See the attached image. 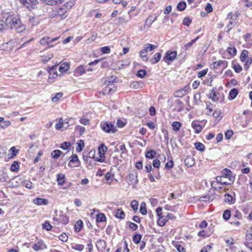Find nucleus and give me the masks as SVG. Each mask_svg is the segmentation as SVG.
Here are the masks:
<instances>
[{"instance_id": "473e14b6", "label": "nucleus", "mask_w": 252, "mask_h": 252, "mask_svg": "<svg viewBox=\"0 0 252 252\" xmlns=\"http://www.w3.org/2000/svg\"><path fill=\"white\" fill-rule=\"evenodd\" d=\"M63 152L60 150H55L51 152V155L53 158L57 159L61 156Z\"/></svg>"}, {"instance_id": "69168bd1", "label": "nucleus", "mask_w": 252, "mask_h": 252, "mask_svg": "<svg viewBox=\"0 0 252 252\" xmlns=\"http://www.w3.org/2000/svg\"><path fill=\"white\" fill-rule=\"evenodd\" d=\"M191 23V20L189 17L185 18L183 21V24L187 26H189Z\"/></svg>"}, {"instance_id": "4d7b16f0", "label": "nucleus", "mask_w": 252, "mask_h": 252, "mask_svg": "<svg viewBox=\"0 0 252 252\" xmlns=\"http://www.w3.org/2000/svg\"><path fill=\"white\" fill-rule=\"evenodd\" d=\"M71 146L70 143L69 142H64L62 143L60 148L63 150H67Z\"/></svg>"}, {"instance_id": "c756f323", "label": "nucleus", "mask_w": 252, "mask_h": 252, "mask_svg": "<svg viewBox=\"0 0 252 252\" xmlns=\"http://www.w3.org/2000/svg\"><path fill=\"white\" fill-rule=\"evenodd\" d=\"M83 222L81 220L77 221L74 225V229L75 231L78 232L81 231L83 227Z\"/></svg>"}, {"instance_id": "bb28decb", "label": "nucleus", "mask_w": 252, "mask_h": 252, "mask_svg": "<svg viewBox=\"0 0 252 252\" xmlns=\"http://www.w3.org/2000/svg\"><path fill=\"white\" fill-rule=\"evenodd\" d=\"M115 217L119 219H124L125 218L124 212L121 209L116 210L115 212Z\"/></svg>"}, {"instance_id": "423d86ee", "label": "nucleus", "mask_w": 252, "mask_h": 252, "mask_svg": "<svg viewBox=\"0 0 252 252\" xmlns=\"http://www.w3.org/2000/svg\"><path fill=\"white\" fill-rule=\"evenodd\" d=\"M233 183L230 182H228L225 181V179L220 176H218L216 178V180H214L211 182L212 187L216 186L217 185H230L232 184Z\"/></svg>"}, {"instance_id": "6e6552de", "label": "nucleus", "mask_w": 252, "mask_h": 252, "mask_svg": "<svg viewBox=\"0 0 252 252\" xmlns=\"http://www.w3.org/2000/svg\"><path fill=\"white\" fill-rule=\"evenodd\" d=\"M98 150L99 154V158H97V161L102 162L104 161L105 155L107 150V148L104 144H102L99 146Z\"/></svg>"}, {"instance_id": "6ab92c4d", "label": "nucleus", "mask_w": 252, "mask_h": 252, "mask_svg": "<svg viewBox=\"0 0 252 252\" xmlns=\"http://www.w3.org/2000/svg\"><path fill=\"white\" fill-rule=\"evenodd\" d=\"M191 126L192 128L194 129L195 133H199L202 130V127L200 125L199 123L195 121H193L192 122Z\"/></svg>"}, {"instance_id": "cd10ccee", "label": "nucleus", "mask_w": 252, "mask_h": 252, "mask_svg": "<svg viewBox=\"0 0 252 252\" xmlns=\"http://www.w3.org/2000/svg\"><path fill=\"white\" fill-rule=\"evenodd\" d=\"M156 154L155 150H151L146 152L145 157L149 159H153L155 157Z\"/></svg>"}, {"instance_id": "a18cd8bd", "label": "nucleus", "mask_w": 252, "mask_h": 252, "mask_svg": "<svg viewBox=\"0 0 252 252\" xmlns=\"http://www.w3.org/2000/svg\"><path fill=\"white\" fill-rule=\"evenodd\" d=\"M23 186L29 189H32L33 188L32 183L30 181H24L23 183Z\"/></svg>"}, {"instance_id": "412c9836", "label": "nucleus", "mask_w": 252, "mask_h": 252, "mask_svg": "<svg viewBox=\"0 0 252 252\" xmlns=\"http://www.w3.org/2000/svg\"><path fill=\"white\" fill-rule=\"evenodd\" d=\"M216 90V88H213L208 95L209 98H211V100L214 102H217L219 101V98L215 92Z\"/></svg>"}, {"instance_id": "49530a36", "label": "nucleus", "mask_w": 252, "mask_h": 252, "mask_svg": "<svg viewBox=\"0 0 252 252\" xmlns=\"http://www.w3.org/2000/svg\"><path fill=\"white\" fill-rule=\"evenodd\" d=\"M140 212L141 214L143 215H145L147 214L146 204L144 202L142 203L141 204L140 208Z\"/></svg>"}, {"instance_id": "0e129e2a", "label": "nucleus", "mask_w": 252, "mask_h": 252, "mask_svg": "<svg viewBox=\"0 0 252 252\" xmlns=\"http://www.w3.org/2000/svg\"><path fill=\"white\" fill-rule=\"evenodd\" d=\"M2 122V124H1L0 125V127L3 129H4V128L7 127L11 124V123L9 121H4L3 120Z\"/></svg>"}, {"instance_id": "2f4dec72", "label": "nucleus", "mask_w": 252, "mask_h": 252, "mask_svg": "<svg viewBox=\"0 0 252 252\" xmlns=\"http://www.w3.org/2000/svg\"><path fill=\"white\" fill-rule=\"evenodd\" d=\"M65 176L62 174H59L57 176V182L59 185L62 186L64 183Z\"/></svg>"}, {"instance_id": "39448f33", "label": "nucleus", "mask_w": 252, "mask_h": 252, "mask_svg": "<svg viewBox=\"0 0 252 252\" xmlns=\"http://www.w3.org/2000/svg\"><path fill=\"white\" fill-rule=\"evenodd\" d=\"M102 129L107 133H114L116 131L114 125L109 122H102L100 124Z\"/></svg>"}, {"instance_id": "680f3d73", "label": "nucleus", "mask_w": 252, "mask_h": 252, "mask_svg": "<svg viewBox=\"0 0 252 252\" xmlns=\"http://www.w3.org/2000/svg\"><path fill=\"white\" fill-rule=\"evenodd\" d=\"M70 158L71 159H70L69 162L68 163L69 166H70L71 162H75L79 161L78 156L76 154L73 155Z\"/></svg>"}, {"instance_id": "20e7f679", "label": "nucleus", "mask_w": 252, "mask_h": 252, "mask_svg": "<svg viewBox=\"0 0 252 252\" xmlns=\"http://www.w3.org/2000/svg\"><path fill=\"white\" fill-rule=\"evenodd\" d=\"M191 89L189 85H186L184 88H181L175 92L174 95L176 97H182L186 95Z\"/></svg>"}, {"instance_id": "5fc2aeb1", "label": "nucleus", "mask_w": 252, "mask_h": 252, "mask_svg": "<svg viewBox=\"0 0 252 252\" xmlns=\"http://www.w3.org/2000/svg\"><path fill=\"white\" fill-rule=\"evenodd\" d=\"M19 168V166L17 161H14L11 166V170L12 171H17L18 170Z\"/></svg>"}, {"instance_id": "e433bc0d", "label": "nucleus", "mask_w": 252, "mask_h": 252, "mask_svg": "<svg viewBox=\"0 0 252 252\" xmlns=\"http://www.w3.org/2000/svg\"><path fill=\"white\" fill-rule=\"evenodd\" d=\"M84 248V246L82 244H72L71 246V249L78 251L81 252L82 251Z\"/></svg>"}, {"instance_id": "052dcab7", "label": "nucleus", "mask_w": 252, "mask_h": 252, "mask_svg": "<svg viewBox=\"0 0 252 252\" xmlns=\"http://www.w3.org/2000/svg\"><path fill=\"white\" fill-rule=\"evenodd\" d=\"M74 4V2L72 1H69L65 3L63 6L67 10L72 7Z\"/></svg>"}, {"instance_id": "a211bd4d", "label": "nucleus", "mask_w": 252, "mask_h": 252, "mask_svg": "<svg viewBox=\"0 0 252 252\" xmlns=\"http://www.w3.org/2000/svg\"><path fill=\"white\" fill-rule=\"evenodd\" d=\"M33 203L37 205H46L48 203V201L44 198H36L33 200Z\"/></svg>"}, {"instance_id": "393cba45", "label": "nucleus", "mask_w": 252, "mask_h": 252, "mask_svg": "<svg viewBox=\"0 0 252 252\" xmlns=\"http://www.w3.org/2000/svg\"><path fill=\"white\" fill-rule=\"evenodd\" d=\"M238 94V91L237 89H231L229 93L228 98L230 100L234 99Z\"/></svg>"}, {"instance_id": "4c0bfd02", "label": "nucleus", "mask_w": 252, "mask_h": 252, "mask_svg": "<svg viewBox=\"0 0 252 252\" xmlns=\"http://www.w3.org/2000/svg\"><path fill=\"white\" fill-rule=\"evenodd\" d=\"M116 87L115 85L111 83L108 84L105 88V91L108 92V93H110L111 92H114L116 90Z\"/></svg>"}, {"instance_id": "09e8293b", "label": "nucleus", "mask_w": 252, "mask_h": 252, "mask_svg": "<svg viewBox=\"0 0 252 252\" xmlns=\"http://www.w3.org/2000/svg\"><path fill=\"white\" fill-rule=\"evenodd\" d=\"M142 238V236L140 234H135L133 237V241L135 244L140 243Z\"/></svg>"}, {"instance_id": "3c124183", "label": "nucleus", "mask_w": 252, "mask_h": 252, "mask_svg": "<svg viewBox=\"0 0 252 252\" xmlns=\"http://www.w3.org/2000/svg\"><path fill=\"white\" fill-rule=\"evenodd\" d=\"M146 74L147 72L146 70L143 69H140L139 71H138L136 75L137 77L140 78H143L146 76Z\"/></svg>"}, {"instance_id": "6e6d98bb", "label": "nucleus", "mask_w": 252, "mask_h": 252, "mask_svg": "<svg viewBox=\"0 0 252 252\" xmlns=\"http://www.w3.org/2000/svg\"><path fill=\"white\" fill-rule=\"evenodd\" d=\"M221 112L220 110H216L213 114V116L215 118H219V120L221 119L222 116H221Z\"/></svg>"}, {"instance_id": "c85d7f7f", "label": "nucleus", "mask_w": 252, "mask_h": 252, "mask_svg": "<svg viewBox=\"0 0 252 252\" xmlns=\"http://www.w3.org/2000/svg\"><path fill=\"white\" fill-rule=\"evenodd\" d=\"M224 201L230 204H233L234 203V199L232 195L228 193H225L224 194Z\"/></svg>"}, {"instance_id": "58836bf2", "label": "nucleus", "mask_w": 252, "mask_h": 252, "mask_svg": "<svg viewBox=\"0 0 252 252\" xmlns=\"http://www.w3.org/2000/svg\"><path fill=\"white\" fill-rule=\"evenodd\" d=\"M157 47L156 46L150 43L146 44L144 45V49H145L147 52L151 51L157 48Z\"/></svg>"}, {"instance_id": "aec40b11", "label": "nucleus", "mask_w": 252, "mask_h": 252, "mask_svg": "<svg viewBox=\"0 0 252 252\" xmlns=\"http://www.w3.org/2000/svg\"><path fill=\"white\" fill-rule=\"evenodd\" d=\"M185 164L188 167H192L195 164V160L194 158L190 156H188L185 159Z\"/></svg>"}, {"instance_id": "79ce46f5", "label": "nucleus", "mask_w": 252, "mask_h": 252, "mask_svg": "<svg viewBox=\"0 0 252 252\" xmlns=\"http://www.w3.org/2000/svg\"><path fill=\"white\" fill-rule=\"evenodd\" d=\"M187 4L186 2L182 1L178 3L177 8L179 11H183L185 9L186 7Z\"/></svg>"}, {"instance_id": "4468645a", "label": "nucleus", "mask_w": 252, "mask_h": 252, "mask_svg": "<svg viewBox=\"0 0 252 252\" xmlns=\"http://www.w3.org/2000/svg\"><path fill=\"white\" fill-rule=\"evenodd\" d=\"M177 56V52L175 51H167L166 53L163 60L165 62L167 61H173Z\"/></svg>"}, {"instance_id": "7ed1b4c3", "label": "nucleus", "mask_w": 252, "mask_h": 252, "mask_svg": "<svg viewBox=\"0 0 252 252\" xmlns=\"http://www.w3.org/2000/svg\"><path fill=\"white\" fill-rule=\"evenodd\" d=\"M226 19H229L228 23L226 27L227 28V32H229L237 24V15H233L231 12L229 13Z\"/></svg>"}, {"instance_id": "ddd939ff", "label": "nucleus", "mask_w": 252, "mask_h": 252, "mask_svg": "<svg viewBox=\"0 0 252 252\" xmlns=\"http://www.w3.org/2000/svg\"><path fill=\"white\" fill-rule=\"evenodd\" d=\"M57 65L47 67V71L49 74V78H55L58 76L57 71Z\"/></svg>"}, {"instance_id": "e2e57ef3", "label": "nucleus", "mask_w": 252, "mask_h": 252, "mask_svg": "<svg viewBox=\"0 0 252 252\" xmlns=\"http://www.w3.org/2000/svg\"><path fill=\"white\" fill-rule=\"evenodd\" d=\"M53 57V55L52 54H48L47 56H44L42 57V61L44 63H46Z\"/></svg>"}, {"instance_id": "603ef678", "label": "nucleus", "mask_w": 252, "mask_h": 252, "mask_svg": "<svg viewBox=\"0 0 252 252\" xmlns=\"http://www.w3.org/2000/svg\"><path fill=\"white\" fill-rule=\"evenodd\" d=\"M97 37V34L93 33L91 36L86 40V42L88 44L91 43L92 42L94 41Z\"/></svg>"}, {"instance_id": "1a4fd4ad", "label": "nucleus", "mask_w": 252, "mask_h": 252, "mask_svg": "<svg viewBox=\"0 0 252 252\" xmlns=\"http://www.w3.org/2000/svg\"><path fill=\"white\" fill-rule=\"evenodd\" d=\"M67 15V10L63 6L57 9L55 13V16H58L62 19H65Z\"/></svg>"}, {"instance_id": "37998d69", "label": "nucleus", "mask_w": 252, "mask_h": 252, "mask_svg": "<svg viewBox=\"0 0 252 252\" xmlns=\"http://www.w3.org/2000/svg\"><path fill=\"white\" fill-rule=\"evenodd\" d=\"M84 147V141L82 140H80L77 142V147H76V151L77 152H80L83 150Z\"/></svg>"}, {"instance_id": "5701e85b", "label": "nucleus", "mask_w": 252, "mask_h": 252, "mask_svg": "<svg viewBox=\"0 0 252 252\" xmlns=\"http://www.w3.org/2000/svg\"><path fill=\"white\" fill-rule=\"evenodd\" d=\"M248 58H249V52L247 50H242L241 55H240V60L242 62H244L247 61V60L248 59Z\"/></svg>"}, {"instance_id": "c03bdc74", "label": "nucleus", "mask_w": 252, "mask_h": 252, "mask_svg": "<svg viewBox=\"0 0 252 252\" xmlns=\"http://www.w3.org/2000/svg\"><path fill=\"white\" fill-rule=\"evenodd\" d=\"M63 95L62 93H58L55 94V95L52 97V100L53 102L58 101Z\"/></svg>"}, {"instance_id": "864d4df0", "label": "nucleus", "mask_w": 252, "mask_h": 252, "mask_svg": "<svg viewBox=\"0 0 252 252\" xmlns=\"http://www.w3.org/2000/svg\"><path fill=\"white\" fill-rule=\"evenodd\" d=\"M233 68L237 73H239L242 70V66L238 63L233 64Z\"/></svg>"}, {"instance_id": "774afa93", "label": "nucleus", "mask_w": 252, "mask_h": 252, "mask_svg": "<svg viewBox=\"0 0 252 252\" xmlns=\"http://www.w3.org/2000/svg\"><path fill=\"white\" fill-rule=\"evenodd\" d=\"M59 239L63 242H66L68 239V236L65 233H63L59 236Z\"/></svg>"}, {"instance_id": "13d9d810", "label": "nucleus", "mask_w": 252, "mask_h": 252, "mask_svg": "<svg viewBox=\"0 0 252 252\" xmlns=\"http://www.w3.org/2000/svg\"><path fill=\"white\" fill-rule=\"evenodd\" d=\"M76 72L79 75H82L83 74H84L86 72V70L85 69L84 67L83 66H81V65L78 66L77 67V68L76 69Z\"/></svg>"}, {"instance_id": "f3484780", "label": "nucleus", "mask_w": 252, "mask_h": 252, "mask_svg": "<svg viewBox=\"0 0 252 252\" xmlns=\"http://www.w3.org/2000/svg\"><path fill=\"white\" fill-rule=\"evenodd\" d=\"M19 1L27 7L35 5L37 3V0H19Z\"/></svg>"}, {"instance_id": "f257e3e1", "label": "nucleus", "mask_w": 252, "mask_h": 252, "mask_svg": "<svg viewBox=\"0 0 252 252\" xmlns=\"http://www.w3.org/2000/svg\"><path fill=\"white\" fill-rule=\"evenodd\" d=\"M5 24L10 29H15L17 32H21L26 29V26L22 24L19 17L13 14L9 15L6 17Z\"/></svg>"}, {"instance_id": "a878e982", "label": "nucleus", "mask_w": 252, "mask_h": 252, "mask_svg": "<svg viewBox=\"0 0 252 252\" xmlns=\"http://www.w3.org/2000/svg\"><path fill=\"white\" fill-rule=\"evenodd\" d=\"M227 51L232 57H235L237 54V50L234 46L228 47Z\"/></svg>"}, {"instance_id": "f8f14e48", "label": "nucleus", "mask_w": 252, "mask_h": 252, "mask_svg": "<svg viewBox=\"0 0 252 252\" xmlns=\"http://www.w3.org/2000/svg\"><path fill=\"white\" fill-rule=\"evenodd\" d=\"M137 175L134 174H129L127 177V183L129 185H136L138 183Z\"/></svg>"}, {"instance_id": "b1692460", "label": "nucleus", "mask_w": 252, "mask_h": 252, "mask_svg": "<svg viewBox=\"0 0 252 252\" xmlns=\"http://www.w3.org/2000/svg\"><path fill=\"white\" fill-rule=\"evenodd\" d=\"M69 68V64L67 63H64L60 66L59 70L61 72V74L66 72Z\"/></svg>"}, {"instance_id": "f03ea898", "label": "nucleus", "mask_w": 252, "mask_h": 252, "mask_svg": "<svg viewBox=\"0 0 252 252\" xmlns=\"http://www.w3.org/2000/svg\"><path fill=\"white\" fill-rule=\"evenodd\" d=\"M57 210H54V213L56 216L54 217L53 220L57 221L58 223H61L63 224H66L69 222L68 217L65 215L62 211L59 212V214H58Z\"/></svg>"}, {"instance_id": "bf43d9fd", "label": "nucleus", "mask_w": 252, "mask_h": 252, "mask_svg": "<svg viewBox=\"0 0 252 252\" xmlns=\"http://www.w3.org/2000/svg\"><path fill=\"white\" fill-rule=\"evenodd\" d=\"M1 172H2V174L0 177V182H4L8 179V175L4 171H1Z\"/></svg>"}, {"instance_id": "de8ad7c7", "label": "nucleus", "mask_w": 252, "mask_h": 252, "mask_svg": "<svg viewBox=\"0 0 252 252\" xmlns=\"http://www.w3.org/2000/svg\"><path fill=\"white\" fill-rule=\"evenodd\" d=\"M231 213L229 210H226L223 213V218L224 220H227L230 217Z\"/></svg>"}, {"instance_id": "c9c22d12", "label": "nucleus", "mask_w": 252, "mask_h": 252, "mask_svg": "<svg viewBox=\"0 0 252 252\" xmlns=\"http://www.w3.org/2000/svg\"><path fill=\"white\" fill-rule=\"evenodd\" d=\"M182 124L180 122L175 121L172 124V127L174 131H179L181 127Z\"/></svg>"}, {"instance_id": "dca6fc26", "label": "nucleus", "mask_w": 252, "mask_h": 252, "mask_svg": "<svg viewBox=\"0 0 252 252\" xmlns=\"http://www.w3.org/2000/svg\"><path fill=\"white\" fill-rule=\"evenodd\" d=\"M32 248L34 251H38L46 249L47 247L43 241H39L38 243L34 244Z\"/></svg>"}, {"instance_id": "72a5a7b5", "label": "nucleus", "mask_w": 252, "mask_h": 252, "mask_svg": "<svg viewBox=\"0 0 252 252\" xmlns=\"http://www.w3.org/2000/svg\"><path fill=\"white\" fill-rule=\"evenodd\" d=\"M96 246L98 249H103L106 247V242L103 240H99L96 243Z\"/></svg>"}, {"instance_id": "4be33fe9", "label": "nucleus", "mask_w": 252, "mask_h": 252, "mask_svg": "<svg viewBox=\"0 0 252 252\" xmlns=\"http://www.w3.org/2000/svg\"><path fill=\"white\" fill-rule=\"evenodd\" d=\"M46 4L50 5H56L63 3L64 0H44Z\"/></svg>"}, {"instance_id": "338daca9", "label": "nucleus", "mask_w": 252, "mask_h": 252, "mask_svg": "<svg viewBox=\"0 0 252 252\" xmlns=\"http://www.w3.org/2000/svg\"><path fill=\"white\" fill-rule=\"evenodd\" d=\"M130 205L133 210H136L138 209V202L135 200L131 202Z\"/></svg>"}, {"instance_id": "0eeeda50", "label": "nucleus", "mask_w": 252, "mask_h": 252, "mask_svg": "<svg viewBox=\"0 0 252 252\" xmlns=\"http://www.w3.org/2000/svg\"><path fill=\"white\" fill-rule=\"evenodd\" d=\"M220 173L221 175L220 176L222 177L225 179H228L230 182L234 183L235 177L232 175V172L229 169L225 168L221 171Z\"/></svg>"}, {"instance_id": "9b49d317", "label": "nucleus", "mask_w": 252, "mask_h": 252, "mask_svg": "<svg viewBox=\"0 0 252 252\" xmlns=\"http://www.w3.org/2000/svg\"><path fill=\"white\" fill-rule=\"evenodd\" d=\"M227 66V62L225 60H220L219 61L214 62L211 65V68L215 69L219 66H221L222 68H225Z\"/></svg>"}, {"instance_id": "2eb2a0df", "label": "nucleus", "mask_w": 252, "mask_h": 252, "mask_svg": "<svg viewBox=\"0 0 252 252\" xmlns=\"http://www.w3.org/2000/svg\"><path fill=\"white\" fill-rule=\"evenodd\" d=\"M59 38V37L55 38H51L48 36L43 37L40 39V43L42 45H46L49 43V42H55L57 41Z\"/></svg>"}, {"instance_id": "a19ab883", "label": "nucleus", "mask_w": 252, "mask_h": 252, "mask_svg": "<svg viewBox=\"0 0 252 252\" xmlns=\"http://www.w3.org/2000/svg\"><path fill=\"white\" fill-rule=\"evenodd\" d=\"M195 148L201 152H203L205 150V146L201 143L200 142H196L195 143Z\"/></svg>"}, {"instance_id": "9d476101", "label": "nucleus", "mask_w": 252, "mask_h": 252, "mask_svg": "<svg viewBox=\"0 0 252 252\" xmlns=\"http://www.w3.org/2000/svg\"><path fill=\"white\" fill-rule=\"evenodd\" d=\"M244 244L246 247H248V245L252 244V225L247 230Z\"/></svg>"}, {"instance_id": "7c9ffc66", "label": "nucleus", "mask_w": 252, "mask_h": 252, "mask_svg": "<svg viewBox=\"0 0 252 252\" xmlns=\"http://www.w3.org/2000/svg\"><path fill=\"white\" fill-rule=\"evenodd\" d=\"M161 57V54L159 53H156L152 59L151 60V62L153 64L157 63L160 59Z\"/></svg>"}, {"instance_id": "f704fd0d", "label": "nucleus", "mask_w": 252, "mask_h": 252, "mask_svg": "<svg viewBox=\"0 0 252 252\" xmlns=\"http://www.w3.org/2000/svg\"><path fill=\"white\" fill-rule=\"evenodd\" d=\"M106 220L105 215L103 213H99L96 218V221L98 222H102L105 221Z\"/></svg>"}, {"instance_id": "ea45409f", "label": "nucleus", "mask_w": 252, "mask_h": 252, "mask_svg": "<svg viewBox=\"0 0 252 252\" xmlns=\"http://www.w3.org/2000/svg\"><path fill=\"white\" fill-rule=\"evenodd\" d=\"M159 218L158 221V225L161 226H164L168 221V219H166L164 216H161Z\"/></svg>"}, {"instance_id": "8fccbe9b", "label": "nucleus", "mask_w": 252, "mask_h": 252, "mask_svg": "<svg viewBox=\"0 0 252 252\" xmlns=\"http://www.w3.org/2000/svg\"><path fill=\"white\" fill-rule=\"evenodd\" d=\"M52 225L48 221L42 224V228L47 231H50L52 229Z\"/></svg>"}]
</instances>
